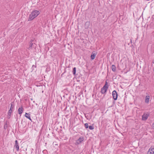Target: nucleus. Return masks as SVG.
Returning a JSON list of instances; mask_svg holds the SVG:
<instances>
[{"label": "nucleus", "instance_id": "f257e3e1", "mask_svg": "<svg viewBox=\"0 0 154 154\" xmlns=\"http://www.w3.org/2000/svg\"><path fill=\"white\" fill-rule=\"evenodd\" d=\"M39 13H40L38 11H33L30 14L28 19V21H29L32 20L34 18L37 17Z\"/></svg>", "mask_w": 154, "mask_h": 154}, {"label": "nucleus", "instance_id": "f03ea898", "mask_svg": "<svg viewBox=\"0 0 154 154\" xmlns=\"http://www.w3.org/2000/svg\"><path fill=\"white\" fill-rule=\"evenodd\" d=\"M108 88L103 86L101 89L100 92L102 94H105Z\"/></svg>", "mask_w": 154, "mask_h": 154}, {"label": "nucleus", "instance_id": "7ed1b4c3", "mask_svg": "<svg viewBox=\"0 0 154 154\" xmlns=\"http://www.w3.org/2000/svg\"><path fill=\"white\" fill-rule=\"evenodd\" d=\"M112 95L113 99L115 100H116L118 97V94L116 91L114 90L112 92Z\"/></svg>", "mask_w": 154, "mask_h": 154}, {"label": "nucleus", "instance_id": "20e7f679", "mask_svg": "<svg viewBox=\"0 0 154 154\" xmlns=\"http://www.w3.org/2000/svg\"><path fill=\"white\" fill-rule=\"evenodd\" d=\"M154 146H151L147 152V154H154Z\"/></svg>", "mask_w": 154, "mask_h": 154}, {"label": "nucleus", "instance_id": "39448f33", "mask_svg": "<svg viewBox=\"0 0 154 154\" xmlns=\"http://www.w3.org/2000/svg\"><path fill=\"white\" fill-rule=\"evenodd\" d=\"M84 140V137H79V139L77 140L76 141V143L77 144H79L82 141H83Z\"/></svg>", "mask_w": 154, "mask_h": 154}, {"label": "nucleus", "instance_id": "423d86ee", "mask_svg": "<svg viewBox=\"0 0 154 154\" xmlns=\"http://www.w3.org/2000/svg\"><path fill=\"white\" fill-rule=\"evenodd\" d=\"M97 54V53L95 51L92 52L91 56V59L92 60H94L95 57Z\"/></svg>", "mask_w": 154, "mask_h": 154}, {"label": "nucleus", "instance_id": "0eeeda50", "mask_svg": "<svg viewBox=\"0 0 154 154\" xmlns=\"http://www.w3.org/2000/svg\"><path fill=\"white\" fill-rule=\"evenodd\" d=\"M14 147H15L16 149L18 151L19 149V146L18 143V141L17 140H16L15 141V143L14 145Z\"/></svg>", "mask_w": 154, "mask_h": 154}, {"label": "nucleus", "instance_id": "6e6552de", "mask_svg": "<svg viewBox=\"0 0 154 154\" xmlns=\"http://www.w3.org/2000/svg\"><path fill=\"white\" fill-rule=\"evenodd\" d=\"M149 116V115L147 114H144L142 116V120H146L148 118V116Z\"/></svg>", "mask_w": 154, "mask_h": 154}, {"label": "nucleus", "instance_id": "1a4fd4ad", "mask_svg": "<svg viewBox=\"0 0 154 154\" xmlns=\"http://www.w3.org/2000/svg\"><path fill=\"white\" fill-rule=\"evenodd\" d=\"M23 112V106H22L21 107H20L18 110V112L20 115L22 114Z\"/></svg>", "mask_w": 154, "mask_h": 154}, {"label": "nucleus", "instance_id": "9d476101", "mask_svg": "<svg viewBox=\"0 0 154 154\" xmlns=\"http://www.w3.org/2000/svg\"><path fill=\"white\" fill-rule=\"evenodd\" d=\"M25 116L29 120L32 121L30 117V114L26 112L25 114Z\"/></svg>", "mask_w": 154, "mask_h": 154}, {"label": "nucleus", "instance_id": "9b49d317", "mask_svg": "<svg viewBox=\"0 0 154 154\" xmlns=\"http://www.w3.org/2000/svg\"><path fill=\"white\" fill-rule=\"evenodd\" d=\"M150 97L149 96H146L145 97V102L146 103H148L149 102Z\"/></svg>", "mask_w": 154, "mask_h": 154}, {"label": "nucleus", "instance_id": "f8f14e48", "mask_svg": "<svg viewBox=\"0 0 154 154\" xmlns=\"http://www.w3.org/2000/svg\"><path fill=\"white\" fill-rule=\"evenodd\" d=\"M90 22L87 21L86 22L85 25V27L86 29H87L90 26Z\"/></svg>", "mask_w": 154, "mask_h": 154}, {"label": "nucleus", "instance_id": "ddd939ff", "mask_svg": "<svg viewBox=\"0 0 154 154\" xmlns=\"http://www.w3.org/2000/svg\"><path fill=\"white\" fill-rule=\"evenodd\" d=\"M111 68L112 71L114 72H115L116 70V66L114 65H112V66Z\"/></svg>", "mask_w": 154, "mask_h": 154}, {"label": "nucleus", "instance_id": "4468645a", "mask_svg": "<svg viewBox=\"0 0 154 154\" xmlns=\"http://www.w3.org/2000/svg\"><path fill=\"white\" fill-rule=\"evenodd\" d=\"M29 47L28 48V49H30L32 48L33 44L32 43V41H30V42H29Z\"/></svg>", "mask_w": 154, "mask_h": 154}, {"label": "nucleus", "instance_id": "2eb2a0df", "mask_svg": "<svg viewBox=\"0 0 154 154\" xmlns=\"http://www.w3.org/2000/svg\"><path fill=\"white\" fill-rule=\"evenodd\" d=\"M12 112V110L11 109H10L8 111V115L9 116V117L8 116V118H10V116L11 115Z\"/></svg>", "mask_w": 154, "mask_h": 154}, {"label": "nucleus", "instance_id": "dca6fc26", "mask_svg": "<svg viewBox=\"0 0 154 154\" xmlns=\"http://www.w3.org/2000/svg\"><path fill=\"white\" fill-rule=\"evenodd\" d=\"M76 72V67H74L73 69V71H72V73L73 75H75V74Z\"/></svg>", "mask_w": 154, "mask_h": 154}, {"label": "nucleus", "instance_id": "f3484780", "mask_svg": "<svg viewBox=\"0 0 154 154\" xmlns=\"http://www.w3.org/2000/svg\"><path fill=\"white\" fill-rule=\"evenodd\" d=\"M104 87H106L108 88L109 87V85H108V83L107 82V81H106L105 82V85L103 86Z\"/></svg>", "mask_w": 154, "mask_h": 154}, {"label": "nucleus", "instance_id": "a211bd4d", "mask_svg": "<svg viewBox=\"0 0 154 154\" xmlns=\"http://www.w3.org/2000/svg\"><path fill=\"white\" fill-rule=\"evenodd\" d=\"M84 126H85V128H88L89 126H88V124L87 123H85V124H84Z\"/></svg>", "mask_w": 154, "mask_h": 154}, {"label": "nucleus", "instance_id": "6ab92c4d", "mask_svg": "<svg viewBox=\"0 0 154 154\" xmlns=\"http://www.w3.org/2000/svg\"><path fill=\"white\" fill-rule=\"evenodd\" d=\"M90 129L92 130L94 129V126H93L90 125L88 127Z\"/></svg>", "mask_w": 154, "mask_h": 154}, {"label": "nucleus", "instance_id": "aec40b11", "mask_svg": "<svg viewBox=\"0 0 154 154\" xmlns=\"http://www.w3.org/2000/svg\"><path fill=\"white\" fill-rule=\"evenodd\" d=\"M14 106L11 103V106L10 109H11L12 110V109L14 107Z\"/></svg>", "mask_w": 154, "mask_h": 154}, {"label": "nucleus", "instance_id": "412c9836", "mask_svg": "<svg viewBox=\"0 0 154 154\" xmlns=\"http://www.w3.org/2000/svg\"><path fill=\"white\" fill-rule=\"evenodd\" d=\"M152 128L154 129V123L152 125Z\"/></svg>", "mask_w": 154, "mask_h": 154}, {"label": "nucleus", "instance_id": "4be33fe9", "mask_svg": "<svg viewBox=\"0 0 154 154\" xmlns=\"http://www.w3.org/2000/svg\"><path fill=\"white\" fill-rule=\"evenodd\" d=\"M152 63L154 64V60H153V62H152Z\"/></svg>", "mask_w": 154, "mask_h": 154}, {"label": "nucleus", "instance_id": "5701e85b", "mask_svg": "<svg viewBox=\"0 0 154 154\" xmlns=\"http://www.w3.org/2000/svg\"><path fill=\"white\" fill-rule=\"evenodd\" d=\"M6 128V127H5V126H4V128Z\"/></svg>", "mask_w": 154, "mask_h": 154}, {"label": "nucleus", "instance_id": "b1692460", "mask_svg": "<svg viewBox=\"0 0 154 154\" xmlns=\"http://www.w3.org/2000/svg\"><path fill=\"white\" fill-rule=\"evenodd\" d=\"M6 128V127H5V126H4V128Z\"/></svg>", "mask_w": 154, "mask_h": 154}]
</instances>
